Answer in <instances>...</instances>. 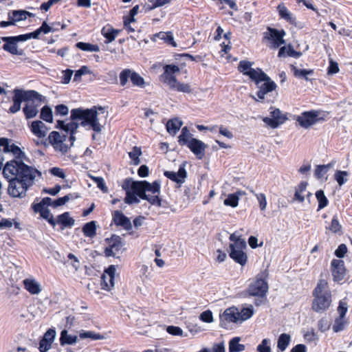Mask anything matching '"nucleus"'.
<instances>
[{"instance_id": "obj_1", "label": "nucleus", "mask_w": 352, "mask_h": 352, "mask_svg": "<svg viewBox=\"0 0 352 352\" xmlns=\"http://www.w3.org/2000/svg\"><path fill=\"white\" fill-rule=\"evenodd\" d=\"M121 187L125 192L124 201L126 204H138L142 199L153 206H162V199L160 197L161 186L157 180L150 183L146 180L134 181L128 177L123 180Z\"/></svg>"}, {"instance_id": "obj_2", "label": "nucleus", "mask_w": 352, "mask_h": 352, "mask_svg": "<svg viewBox=\"0 0 352 352\" xmlns=\"http://www.w3.org/2000/svg\"><path fill=\"white\" fill-rule=\"evenodd\" d=\"M25 156L15 157L7 162L3 168V175L6 179H31L35 180L41 176V173L35 168L25 164Z\"/></svg>"}, {"instance_id": "obj_3", "label": "nucleus", "mask_w": 352, "mask_h": 352, "mask_svg": "<svg viewBox=\"0 0 352 352\" xmlns=\"http://www.w3.org/2000/svg\"><path fill=\"white\" fill-rule=\"evenodd\" d=\"M104 109L102 107L94 106L90 109L76 108L71 111L70 118L72 120L80 122V126L87 129H91L99 133L102 131V125L99 122L98 111L102 113Z\"/></svg>"}, {"instance_id": "obj_4", "label": "nucleus", "mask_w": 352, "mask_h": 352, "mask_svg": "<svg viewBox=\"0 0 352 352\" xmlns=\"http://www.w3.org/2000/svg\"><path fill=\"white\" fill-rule=\"evenodd\" d=\"M311 309L316 313L327 311L332 304V293L327 280L320 278L312 291Z\"/></svg>"}, {"instance_id": "obj_5", "label": "nucleus", "mask_w": 352, "mask_h": 352, "mask_svg": "<svg viewBox=\"0 0 352 352\" xmlns=\"http://www.w3.org/2000/svg\"><path fill=\"white\" fill-rule=\"evenodd\" d=\"M164 72L160 75V80L174 91L184 94L192 93V88L190 84L181 82L177 80L176 74L179 72V67L173 64L165 65L163 67Z\"/></svg>"}, {"instance_id": "obj_6", "label": "nucleus", "mask_w": 352, "mask_h": 352, "mask_svg": "<svg viewBox=\"0 0 352 352\" xmlns=\"http://www.w3.org/2000/svg\"><path fill=\"white\" fill-rule=\"evenodd\" d=\"M229 240L232 242L229 245V256L236 263L241 266L245 265L248 261L247 253L245 252L247 248L246 241L235 232L230 235Z\"/></svg>"}, {"instance_id": "obj_7", "label": "nucleus", "mask_w": 352, "mask_h": 352, "mask_svg": "<svg viewBox=\"0 0 352 352\" xmlns=\"http://www.w3.org/2000/svg\"><path fill=\"white\" fill-rule=\"evenodd\" d=\"M120 85L122 87H137L144 89L149 85V82L136 71L130 68L123 69L119 74Z\"/></svg>"}, {"instance_id": "obj_8", "label": "nucleus", "mask_w": 352, "mask_h": 352, "mask_svg": "<svg viewBox=\"0 0 352 352\" xmlns=\"http://www.w3.org/2000/svg\"><path fill=\"white\" fill-rule=\"evenodd\" d=\"M261 74H263L264 78L260 77L261 78H257V80L253 81L258 87V90L256 93L258 99H255V100L262 103L273 102L274 100H265V96L276 90L277 85L264 72Z\"/></svg>"}, {"instance_id": "obj_9", "label": "nucleus", "mask_w": 352, "mask_h": 352, "mask_svg": "<svg viewBox=\"0 0 352 352\" xmlns=\"http://www.w3.org/2000/svg\"><path fill=\"white\" fill-rule=\"evenodd\" d=\"M267 275L265 272L258 274L255 279L250 283L247 293L250 296L265 298L268 292L269 286L267 281Z\"/></svg>"}, {"instance_id": "obj_10", "label": "nucleus", "mask_w": 352, "mask_h": 352, "mask_svg": "<svg viewBox=\"0 0 352 352\" xmlns=\"http://www.w3.org/2000/svg\"><path fill=\"white\" fill-rule=\"evenodd\" d=\"M9 182L8 193L10 196L15 198H23L26 196V192L31 187L34 180L31 179H7Z\"/></svg>"}, {"instance_id": "obj_11", "label": "nucleus", "mask_w": 352, "mask_h": 352, "mask_svg": "<svg viewBox=\"0 0 352 352\" xmlns=\"http://www.w3.org/2000/svg\"><path fill=\"white\" fill-rule=\"evenodd\" d=\"M48 141L53 148L61 154H65L71 147L67 143L69 142L67 135L58 131H52L48 135Z\"/></svg>"}, {"instance_id": "obj_12", "label": "nucleus", "mask_w": 352, "mask_h": 352, "mask_svg": "<svg viewBox=\"0 0 352 352\" xmlns=\"http://www.w3.org/2000/svg\"><path fill=\"white\" fill-rule=\"evenodd\" d=\"M296 120L301 127L308 129L318 122L324 121V118L319 116L318 111L311 110L303 111Z\"/></svg>"}, {"instance_id": "obj_13", "label": "nucleus", "mask_w": 352, "mask_h": 352, "mask_svg": "<svg viewBox=\"0 0 352 352\" xmlns=\"http://www.w3.org/2000/svg\"><path fill=\"white\" fill-rule=\"evenodd\" d=\"M26 34H21L14 36H3L2 41L5 42L2 48L4 51L10 53L12 55H21L22 50H18L17 43L28 41Z\"/></svg>"}, {"instance_id": "obj_14", "label": "nucleus", "mask_w": 352, "mask_h": 352, "mask_svg": "<svg viewBox=\"0 0 352 352\" xmlns=\"http://www.w3.org/2000/svg\"><path fill=\"white\" fill-rule=\"evenodd\" d=\"M330 270L333 281L338 284H342L345 280L347 270L343 260L333 258L331 261Z\"/></svg>"}, {"instance_id": "obj_15", "label": "nucleus", "mask_w": 352, "mask_h": 352, "mask_svg": "<svg viewBox=\"0 0 352 352\" xmlns=\"http://www.w3.org/2000/svg\"><path fill=\"white\" fill-rule=\"evenodd\" d=\"M267 32L264 33L263 38L269 41L273 48H278L280 45L285 43L284 36L286 34L285 31L282 30H277L271 27L267 28Z\"/></svg>"}, {"instance_id": "obj_16", "label": "nucleus", "mask_w": 352, "mask_h": 352, "mask_svg": "<svg viewBox=\"0 0 352 352\" xmlns=\"http://www.w3.org/2000/svg\"><path fill=\"white\" fill-rule=\"evenodd\" d=\"M253 64V62L247 60H241L237 67L238 71L244 76H248L252 81L261 78L260 77L264 78V76L261 74L263 71L258 67L256 69L252 68Z\"/></svg>"}, {"instance_id": "obj_17", "label": "nucleus", "mask_w": 352, "mask_h": 352, "mask_svg": "<svg viewBox=\"0 0 352 352\" xmlns=\"http://www.w3.org/2000/svg\"><path fill=\"white\" fill-rule=\"evenodd\" d=\"M270 109V118L265 117L263 121L271 128L276 129L287 120V116L283 114L279 109L271 107Z\"/></svg>"}, {"instance_id": "obj_18", "label": "nucleus", "mask_w": 352, "mask_h": 352, "mask_svg": "<svg viewBox=\"0 0 352 352\" xmlns=\"http://www.w3.org/2000/svg\"><path fill=\"white\" fill-rule=\"evenodd\" d=\"M14 96H12V105L10 107L8 112L10 113H16L21 110V103L25 102V99H28V94L25 92V89L15 88L13 90Z\"/></svg>"}, {"instance_id": "obj_19", "label": "nucleus", "mask_w": 352, "mask_h": 352, "mask_svg": "<svg viewBox=\"0 0 352 352\" xmlns=\"http://www.w3.org/2000/svg\"><path fill=\"white\" fill-rule=\"evenodd\" d=\"M0 151L1 153H12L14 158L15 157L25 156V153L18 146L14 144H10V140L6 138H0Z\"/></svg>"}, {"instance_id": "obj_20", "label": "nucleus", "mask_w": 352, "mask_h": 352, "mask_svg": "<svg viewBox=\"0 0 352 352\" xmlns=\"http://www.w3.org/2000/svg\"><path fill=\"white\" fill-rule=\"evenodd\" d=\"M112 220L116 226L120 227L124 230L130 231L132 230L133 226L130 219L120 210L113 212Z\"/></svg>"}, {"instance_id": "obj_21", "label": "nucleus", "mask_w": 352, "mask_h": 352, "mask_svg": "<svg viewBox=\"0 0 352 352\" xmlns=\"http://www.w3.org/2000/svg\"><path fill=\"white\" fill-rule=\"evenodd\" d=\"M164 175L168 179H170L179 185L182 184L186 178L187 177V172L185 169L184 165L179 166L178 171L177 173L173 171L165 170Z\"/></svg>"}, {"instance_id": "obj_22", "label": "nucleus", "mask_w": 352, "mask_h": 352, "mask_svg": "<svg viewBox=\"0 0 352 352\" xmlns=\"http://www.w3.org/2000/svg\"><path fill=\"white\" fill-rule=\"evenodd\" d=\"M56 337V331L54 329H49L44 334L39 342V351L47 352L52 346Z\"/></svg>"}, {"instance_id": "obj_23", "label": "nucleus", "mask_w": 352, "mask_h": 352, "mask_svg": "<svg viewBox=\"0 0 352 352\" xmlns=\"http://www.w3.org/2000/svg\"><path fill=\"white\" fill-rule=\"evenodd\" d=\"M25 92L29 94V98L25 100V103L29 105L34 106L37 109H38L42 103H44L46 101L45 97L40 94L36 91L25 90Z\"/></svg>"}, {"instance_id": "obj_24", "label": "nucleus", "mask_w": 352, "mask_h": 352, "mask_svg": "<svg viewBox=\"0 0 352 352\" xmlns=\"http://www.w3.org/2000/svg\"><path fill=\"white\" fill-rule=\"evenodd\" d=\"M186 146L199 157V159L202 158L204 155V151L206 148V145L202 141L195 138H191Z\"/></svg>"}, {"instance_id": "obj_25", "label": "nucleus", "mask_w": 352, "mask_h": 352, "mask_svg": "<svg viewBox=\"0 0 352 352\" xmlns=\"http://www.w3.org/2000/svg\"><path fill=\"white\" fill-rule=\"evenodd\" d=\"M31 132L38 138H43L46 136L48 128L40 120L33 121L30 125Z\"/></svg>"}, {"instance_id": "obj_26", "label": "nucleus", "mask_w": 352, "mask_h": 352, "mask_svg": "<svg viewBox=\"0 0 352 352\" xmlns=\"http://www.w3.org/2000/svg\"><path fill=\"white\" fill-rule=\"evenodd\" d=\"M277 11L280 18L285 20L291 25L296 24V18L288 10L283 3L278 4L277 6Z\"/></svg>"}, {"instance_id": "obj_27", "label": "nucleus", "mask_w": 352, "mask_h": 352, "mask_svg": "<svg viewBox=\"0 0 352 352\" xmlns=\"http://www.w3.org/2000/svg\"><path fill=\"white\" fill-rule=\"evenodd\" d=\"M222 318L228 322H239L240 320L239 309L236 307L227 308L223 314Z\"/></svg>"}, {"instance_id": "obj_28", "label": "nucleus", "mask_w": 352, "mask_h": 352, "mask_svg": "<svg viewBox=\"0 0 352 352\" xmlns=\"http://www.w3.org/2000/svg\"><path fill=\"white\" fill-rule=\"evenodd\" d=\"M56 28L50 27L45 21H44L41 26L38 28L35 31L25 34L26 37L28 39H32V38H38L39 35L43 33L44 34H48L50 32H54V30Z\"/></svg>"}, {"instance_id": "obj_29", "label": "nucleus", "mask_w": 352, "mask_h": 352, "mask_svg": "<svg viewBox=\"0 0 352 352\" xmlns=\"http://www.w3.org/2000/svg\"><path fill=\"white\" fill-rule=\"evenodd\" d=\"M23 285L25 289L31 294H38L41 291V285L34 279L26 278L23 280Z\"/></svg>"}, {"instance_id": "obj_30", "label": "nucleus", "mask_w": 352, "mask_h": 352, "mask_svg": "<svg viewBox=\"0 0 352 352\" xmlns=\"http://www.w3.org/2000/svg\"><path fill=\"white\" fill-rule=\"evenodd\" d=\"M77 120H72L71 122L66 123L65 126V132L67 133H69V137L68 138V141L70 142V146H72L74 141L76 140V138L74 136V133L77 131L79 125V123L76 122Z\"/></svg>"}, {"instance_id": "obj_31", "label": "nucleus", "mask_w": 352, "mask_h": 352, "mask_svg": "<svg viewBox=\"0 0 352 352\" xmlns=\"http://www.w3.org/2000/svg\"><path fill=\"white\" fill-rule=\"evenodd\" d=\"M56 224L62 226V229L71 228L74 225V219L69 216V213L65 212L57 217Z\"/></svg>"}, {"instance_id": "obj_32", "label": "nucleus", "mask_w": 352, "mask_h": 352, "mask_svg": "<svg viewBox=\"0 0 352 352\" xmlns=\"http://www.w3.org/2000/svg\"><path fill=\"white\" fill-rule=\"evenodd\" d=\"M33 16L32 13H30L25 10H13L12 12L8 14V19L12 20L15 23L17 21L26 19L28 16Z\"/></svg>"}, {"instance_id": "obj_33", "label": "nucleus", "mask_w": 352, "mask_h": 352, "mask_svg": "<svg viewBox=\"0 0 352 352\" xmlns=\"http://www.w3.org/2000/svg\"><path fill=\"white\" fill-rule=\"evenodd\" d=\"M291 342V336L289 334L281 333L277 340V351L283 352L286 350Z\"/></svg>"}, {"instance_id": "obj_34", "label": "nucleus", "mask_w": 352, "mask_h": 352, "mask_svg": "<svg viewBox=\"0 0 352 352\" xmlns=\"http://www.w3.org/2000/svg\"><path fill=\"white\" fill-rule=\"evenodd\" d=\"M308 183L307 182H300V184L295 188V193L293 201H297L299 203H302L305 201V196L302 193L306 191Z\"/></svg>"}, {"instance_id": "obj_35", "label": "nucleus", "mask_w": 352, "mask_h": 352, "mask_svg": "<svg viewBox=\"0 0 352 352\" xmlns=\"http://www.w3.org/2000/svg\"><path fill=\"white\" fill-rule=\"evenodd\" d=\"M59 340L61 346H64L66 344L72 345L77 342L78 336L75 335L69 334L68 331L64 329L60 332Z\"/></svg>"}, {"instance_id": "obj_36", "label": "nucleus", "mask_w": 352, "mask_h": 352, "mask_svg": "<svg viewBox=\"0 0 352 352\" xmlns=\"http://www.w3.org/2000/svg\"><path fill=\"white\" fill-rule=\"evenodd\" d=\"M123 246L122 239L120 236L111 234V256H116V253Z\"/></svg>"}, {"instance_id": "obj_37", "label": "nucleus", "mask_w": 352, "mask_h": 352, "mask_svg": "<svg viewBox=\"0 0 352 352\" xmlns=\"http://www.w3.org/2000/svg\"><path fill=\"white\" fill-rule=\"evenodd\" d=\"M182 125V122L177 118L171 119L166 123L167 131L172 135H175Z\"/></svg>"}, {"instance_id": "obj_38", "label": "nucleus", "mask_w": 352, "mask_h": 352, "mask_svg": "<svg viewBox=\"0 0 352 352\" xmlns=\"http://www.w3.org/2000/svg\"><path fill=\"white\" fill-rule=\"evenodd\" d=\"M82 232L85 236L92 238L96 234V225L94 221L85 223L82 227Z\"/></svg>"}, {"instance_id": "obj_39", "label": "nucleus", "mask_w": 352, "mask_h": 352, "mask_svg": "<svg viewBox=\"0 0 352 352\" xmlns=\"http://www.w3.org/2000/svg\"><path fill=\"white\" fill-rule=\"evenodd\" d=\"M316 197L318 202L317 211H320L329 204V200L324 195L322 190H318L316 192Z\"/></svg>"}, {"instance_id": "obj_40", "label": "nucleus", "mask_w": 352, "mask_h": 352, "mask_svg": "<svg viewBox=\"0 0 352 352\" xmlns=\"http://www.w3.org/2000/svg\"><path fill=\"white\" fill-rule=\"evenodd\" d=\"M239 337H234L229 342V352H241L245 350L244 344H239Z\"/></svg>"}, {"instance_id": "obj_41", "label": "nucleus", "mask_w": 352, "mask_h": 352, "mask_svg": "<svg viewBox=\"0 0 352 352\" xmlns=\"http://www.w3.org/2000/svg\"><path fill=\"white\" fill-rule=\"evenodd\" d=\"M79 337L80 339H90L91 340H102L104 337L100 333H97L92 331L81 330L79 332Z\"/></svg>"}, {"instance_id": "obj_42", "label": "nucleus", "mask_w": 352, "mask_h": 352, "mask_svg": "<svg viewBox=\"0 0 352 352\" xmlns=\"http://www.w3.org/2000/svg\"><path fill=\"white\" fill-rule=\"evenodd\" d=\"M348 324V320L344 317H336L335 318L334 324L333 325V331L335 333L343 331L345 326Z\"/></svg>"}, {"instance_id": "obj_43", "label": "nucleus", "mask_w": 352, "mask_h": 352, "mask_svg": "<svg viewBox=\"0 0 352 352\" xmlns=\"http://www.w3.org/2000/svg\"><path fill=\"white\" fill-rule=\"evenodd\" d=\"M299 54L300 53L297 52L291 46H289L288 48H287L285 46H283L280 47L278 56L280 58L285 56L297 57L299 56Z\"/></svg>"}, {"instance_id": "obj_44", "label": "nucleus", "mask_w": 352, "mask_h": 352, "mask_svg": "<svg viewBox=\"0 0 352 352\" xmlns=\"http://www.w3.org/2000/svg\"><path fill=\"white\" fill-rule=\"evenodd\" d=\"M191 134L187 128L184 126L182 129L181 134L178 137V142L181 146L187 145L190 140Z\"/></svg>"}, {"instance_id": "obj_45", "label": "nucleus", "mask_w": 352, "mask_h": 352, "mask_svg": "<svg viewBox=\"0 0 352 352\" xmlns=\"http://www.w3.org/2000/svg\"><path fill=\"white\" fill-rule=\"evenodd\" d=\"M40 118L47 122L52 123L53 122L52 109L49 106H44L41 110Z\"/></svg>"}, {"instance_id": "obj_46", "label": "nucleus", "mask_w": 352, "mask_h": 352, "mask_svg": "<svg viewBox=\"0 0 352 352\" xmlns=\"http://www.w3.org/2000/svg\"><path fill=\"white\" fill-rule=\"evenodd\" d=\"M292 71L294 72V75L297 78H304L306 80H309V79L307 77V75H311L314 74L313 69H298L295 66H292Z\"/></svg>"}, {"instance_id": "obj_47", "label": "nucleus", "mask_w": 352, "mask_h": 352, "mask_svg": "<svg viewBox=\"0 0 352 352\" xmlns=\"http://www.w3.org/2000/svg\"><path fill=\"white\" fill-rule=\"evenodd\" d=\"M23 112L26 119H31L35 118L37 116L38 109H36L32 105H29L25 103L23 108Z\"/></svg>"}, {"instance_id": "obj_48", "label": "nucleus", "mask_w": 352, "mask_h": 352, "mask_svg": "<svg viewBox=\"0 0 352 352\" xmlns=\"http://www.w3.org/2000/svg\"><path fill=\"white\" fill-rule=\"evenodd\" d=\"M77 48L85 52H98L99 47L89 43L78 42L76 44Z\"/></svg>"}, {"instance_id": "obj_49", "label": "nucleus", "mask_w": 352, "mask_h": 352, "mask_svg": "<svg viewBox=\"0 0 352 352\" xmlns=\"http://www.w3.org/2000/svg\"><path fill=\"white\" fill-rule=\"evenodd\" d=\"M142 155L141 148L134 146L132 151L129 153L130 159L133 161L134 165H138L140 163V156Z\"/></svg>"}, {"instance_id": "obj_50", "label": "nucleus", "mask_w": 352, "mask_h": 352, "mask_svg": "<svg viewBox=\"0 0 352 352\" xmlns=\"http://www.w3.org/2000/svg\"><path fill=\"white\" fill-rule=\"evenodd\" d=\"M328 229L334 234H336L342 230V225L338 221V218L337 214H335L331 221Z\"/></svg>"}, {"instance_id": "obj_51", "label": "nucleus", "mask_w": 352, "mask_h": 352, "mask_svg": "<svg viewBox=\"0 0 352 352\" xmlns=\"http://www.w3.org/2000/svg\"><path fill=\"white\" fill-rule=\"evenodd\" d=\"M239 197L236 194H230L228 197L224 200V204L232 208H235L239 204Z\"/></svg>"}, {"instance_id": "obj_52", "label": "nucleus", "mask_w": 352, "mask_h": 352, "mask_svg": "<svg viewBox=\"0 0 352 352\" xmlns=\"http://www.w3.org/2000/svg\"><path fill=\"white\" fill-rule=\"evenodd\" d=\"M349 175L347 171L337 170L334 174V177L340 186L343 185L346 182V178Z\"/></svg>"}, {"instance_id": "obj_53", "label": "nucleus", "mask_w": 352, "mask_h": 352, "mask_svg": "<svg viewBox=\"0 0 352 352\" xmlns=\"http://www.w3.org/2000/svg\"><path fill=\"white\" fill-rule=\"evenodd\" d=\"M254 314L252 306L250 307L243 308L241 311L239 312V318L241 321L246 320L250 318Z\"/></svg>"}, {"instance_id": "obj_54", "label": "nucleus", "mask_w": 352, "mask_h": 352, "mask_svg": "<svg viewBox=\"0 0 352 352\" xmlns=\"http://www.w3.org/2000/svg\"><path fill=\"white\" fill-rule=\"evenodd\" d=\"M39 214L41 217L46 219L52 226L55 227L56 225V220L54 219L49 209L47 208L45 210L42 211Z\"/></svg>"}, {"instance_id": "obj_55", "label": "nucleus", "mask_w": 352, "mask_h": 352, "mask_svg": "<svg viewBox=\"0 0 352 352\" xmlns=\"http://www.w3.org/2000/svg\"><path fill=\"white\" fill-rule=\"evenodd\" d=\"M348 310L347 303L344 300H341L339 301L338 307L337 309L338 316L346 318V314Z\"/></svg>"}, {"instance_id": "obj_56", "label": "nucleus", "mask_w": 352, "mask_h": 352, "mask_svg": "<svg viewBox=\"0 0 352 352\" xmlns=\"http://www.w3.org/2000/svg\"><path fill=\"white\" fill-rule=\"evenodd\" d=\"M107 276H110V266L105 268L104 273L101 276V287L103 289L109 291L110 287L107 281Z\"/></svg>"}, {"instance_id": "obj_57", "label": "nucleus", "mask_w": 352, "mask_h": 352, "mask_svg": "<svg viewBox=\"0 0 352 352\" xmlns=\"http://www.w3.org/2000/svg\"><path fill=\"white\" fill-rule=\"evenodd\" d=\"M171 0H148L151 5H148V10H151L168 3Z\"/></svg>"}, {"instance_id": "obj_58", "label": "nucleus", "mask_w": 352, "mask_h": 352, "mask_svg": "<svg viewBox=\"0 0 352 352\" xmlns=\"http://www.w3.org/2000/svg\"><path fill=\"white\" fill-rule=\"evenodd\" d=\"M270 340L265 338L262 340L261 343L257 346L258 352H271V348L269 346Z\"/></svg>"}, {"instance_id": "obj_59", "label": "nucleus", "mask_w": 352, "mask_h": 352, "mask_svg": "<svg viewBox=\"0 0 352 352\" xmlns=\"http://www.w3.org/2000/svg\"><path fill=\"white\" fill-rule=\"evenodd\" d=\"M199 318L203 322L210 323L213 321L212 312L210 310L204 311L200 314Z\"/></svg>"}, {"instance_id": "obj_60", "label": "nucleus", "mask_w": 352, "mask_h": 352, "mask_svg": "<svg viewBox=\"0 0 352 352\" xmlns=\"http://www.w3.org/2000/svg\"><path fill=\"white\" fill-rule=\"evenodd\" d=\"M347 253V247L345 244L342 243L338 245V248L335 250V255L339 258H343Z\"/></svg>"}, {"instance_id": "obj_61", "label": "nucleus", "mask_w": 352, "mask_h": 352, "mask_svg": "<svg viewBox=\"0 0 352 352\" xmlns=\"http://www.w3.org/2000/svg\"><path fill=\"white\" fill-rule=\"evenodd\" d=\"M92 179L94 181L95 184L97 185L98 188H99L101 190H102L104 192H107L108 188L105 185L103 178L100 177H93Z\"/></svg>"}, {"instance_id": "obj_62", "label": "nucleus", "mask_w": 352, "mask_h": 352, "mask_svg": "<svg viewBox=\"0 0 352 352\" xmlns=\"http://www.w3.org/2000/svg\"><path fill=\"white\" fill-rule=\"evenodd\" d=\"M71 197V195H67L63 197L58 198L57 199L53 201V207L56 208L58 206L64 205L69 200H70Z\"/></svg>"}, {"instance_id": "obj_63", "label": "nucleus", "mask_w": 352, "mask_h": 352, "mask_svg": "<svg viewBox=\"0 0 352 352\" xmlns=\"http://www.w3.org/2000/svg\"><path fill=\"white\" fill-rule=\"evenodd\" d=\"M69 113L68 107L65 104H58L55 107V114L60 116H66Z\"/></svg>"}, {"instance_id": "obj_64", "label": "nucleus", "mask_w": 352, "mask_h": 352, "mask_svg": "<svg viewBox=\"0 0 352 352\" xmlns=\"http://www.w3.org/2000/svg\"><path fill=\"white\" fill-rule=\"evenodd\" d=\"M89 70L87 66H82L78 70L75 72L74 80L78 81L81 76L84 74H88Z\"/></svg>"}]
</instances>
